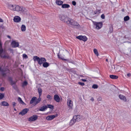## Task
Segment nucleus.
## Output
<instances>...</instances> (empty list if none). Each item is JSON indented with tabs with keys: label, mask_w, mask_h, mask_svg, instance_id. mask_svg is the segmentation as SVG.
<instances>
[{
	"label": "nucleus",
	"mask_w": 131,
	"mask_h": 131,
	"mask_svg": "<svg viewBox=\"0 0 131 131\" xmlns=\"http://www.w3.org/2000/svg\"><path fill=\"white\" fill-rule=\"evenodd\" d=\"M110 78L113 79H117L118 78V77L117 76L113 75H110Z\"/></svg>",
	"instance_id": "obj_27"
},
{
	"label": "nucleus",
	"mask_w": 131,
	"mask_h": 131,
	"mask_svg": "<svg viewBox=\"0 0 131 131\" xmlns=\"http://www.w3.org/2000/svg\"><path fill=\"white\" fill-rule=\"evenodd\" d=\"M115 66L114 65H112L111 67V70L112 71H114L115 70Z\"/></svg>",
	"instance_id": "obj_32"
},
{
	"label": "nucleus",
	"mask_w": 131,
	"mask_h": 131,
	"mask_svg": "<svg viewBox=\"0 0 131 131\" xmlns=\"http://www.w3.org/2000/svg\"><path fill=\"white\" fill-rule=\"evenodd\" d=\"M129 19V16H127L124 18V21H126L128 20Z\"/></svg>",
	"instance_id": "obj_34"
},
{
	"label": "nucleus",
	"mask_w": 131,
	"mask_h": 131,
	"mask_svg": "<svg viewBox=\"0 0 131 131\" xmlns=\"http://www.w3.org/2000/svg\"><path fill=\"white\" fill-rule=\"evenodd\" d=\"M3 20L1 18H0V22H3Z\"/></svg>",
	"instance_id": "obj_52"
},
{
	"label": "nucleus",
	"mask_w": 131,
	"mask_h": 131,
	"mask_svg": "<svg viewBox=\"0 0 131 131\" xmlns=\"http://www.w3.org/2000/svg\"><path fill=\"white\" fill-rule=\"evenodd\" d=\"M78 84L82 86H83L84 85V83L81 82H79Z\"/></svg>",
	"instance_id": "obj_46"
},
{
	"label": "nucleus",
	"mask_w": 131,
	"mask_h": 131,
	"mask_svg": "<svg viewBox=\"0 0 131 131\" xmlns=\"http://www.w3.org/2000/svg\"><path fill=\"white\" fill-rule=\"evenodd\" d=\"M33 59L35 62L37 61L38 64L39 65H41L43 64L46 61V59L44 58H40L37 56H34L33 58Z\"/></svg>",
	"instance_id": "obj_1"
},
{
	"label": "nucleus",
	"mask_w": 131,
	"mask_h": 131,
	"mask_svg": "<svg viewBox=\"0 0 131 131\" xmlns=\"http://www.w3.org/2000/svg\"><path fill=\"white\" fill-rule=\"evenodd\" d=\"M59 17L60 20L64 22H66L68 18V17L63 15H60Z\"/></svg>",
	"instance_id": "obj_5"
},
{
	"label": "nucleus",
	"mask_w": 131,
	"mask_h": 131,
	"mask_svg": "<svg viewBox=\"0 0 131 131\" xmlns=\"http://www.w3.org/2000/svg\"><path fill=\"white\" fill-rule=\"evenodd\" d=\"M28 83L26 81H24L22 84V86L23 87L26 85Z\"/></svg>",
	"instance_id": "obj_41"
},
{
	"label": "nucleus",
	"mask_w": 131,
	"mask_h": 131,
	"mask_svg": "<svg viewBox=\"0 0 131 131\" xmlns=\"http://www.w3.org/2000/svg\"><path fill=\"white\" fill-rule=\"evenodd\" d=\"M38 90L39 93V96H40V97L41 95L42 90L41 88H38Z\"/></svg>",
	"instance_id": "obj_28"
},
{
	"label": "nucleus",
	"mask_w": 131,
	"mask_h": 131,
	"mask_svg": "<svg viewBox=\"0 0 131 131\" xmlns=\"http://www.w3.org/2000/svg\"><path fill=\"white\" fill-rule=\"evenodd\" d=\"M56 116L54 115H51L48 116L46 117V119L48 120H51L54 118Z\"/></svg>",
	"instance_id": "obj_17"
},
{
	"label": "nucleus",
	"mask_w": 131,
	"mask_h": 131,
	"mask_svg": "<svg viewBox=\"0 0 131 131\" xmlns=\"http://www.w3.org/2000/svg\"><path fill=\"white\" fill-rule=\"evenodd\" d=\"M18 102H19L20 103L23 104V103H24V102L21 99L20 97H18Z\"/></svg>",
	"instance_id": "obj_33"
},
{
	"label": "nucleus",
	"mask_w": 131,
	"mask_h": 131,
	"mask_svg": "<svg viewBox=\"0 0 131 131\" xmlns=\"http://www.w3.org/2000/svg\"><path fill=\"white\" fill-rule=\"evenodd\" d=\"M2 105L3 106H7L8 103L5 101H3L1 102Z\"/></svg>",
	"instance_id": "obj_30"
},
{
	"label": "nucleus",
	"mask_w": 131,
	"mask_h": 131,
	"mask_svg": "<svg viewBox=\"0 0 131 131\" xmlns=\"http://www.w3.org/2000/svg\"><path fill=\"white\" fill-rule=\"evenodd\" d=\"M8 70V69L7 68L5 70L2 69L1 66L0 65V74L2 75L3 77H5L6 75V74L7 73V71Z\"/></svg>",
	"instance_id": "obj_4"
},
{
	"label": "nucleus",
	"mask_w": 131,
	"mask_h": 131,
	"mask_svg": "<svg viewBox=\"0 0 131 131\" xmlns=\"http://www.w3.org/2000/svg\"><path fill=\"white\" fill-rule=\"evenodd\" d=\"M47 108V106H44L40 107L39 109V110L41 111H45V110Z\"/></svg>",
	"instance_id": "obj_23"
},
{
	"label": "nucleus",
	"mask_w": 131,
	"mask_h": 131,
	"mask_svg": "<svg viewBox=\"0 0 131 131\" xmlns=\"http://www.w3.org/2000/svg\"><path fill=\"white\" fill-rule=\"evenodd\" d=\"M36 99V97H32L30 101V103L32 104L35 101Z\"/></svg>",
	"instance_id": "obj_29"
},
{
	"label": "nucleus",
	"mask_w": 131,
	"mask_h": 131,
	"mask_svg": "<svg viewBox=\"0 0 131 131\" xmlns=\"http://www.w3.org/2000/svg\"><path fill=\"white\" fill-rule=\"evenodd\" d=\"M13 106H15L16 105V103L15 102H13Z\"/></svg>",
	"instance_id": "obj_50"
},
{
	"label": "nucleus",
	"mask_w": 131,
	"mask_h": 131,
	"mask_svg": "<svg viewBox=\"0 0 131 131\" xmlns=\"http://www.w3.org/2000/svg\"><path fill=\"white\" fill-rule=\"evenodd\" d=\"M92 87L94 89H97L98 88V86L96 84H94L93 85Z\"/></svg>",
	"instance_id": "obj_43"
},
{
	"label": "nucleus",
	"mask_w": 131,
	"mask_h": 131,
	"mask_svg": "<svg viewBox=\"0 0 131 131\" xmlns=\"http://www.w3.org/2000/svg\"><path fill=\"white\" fill-rule=\"evenodd\" d=\"M56 3L58 5H62L63 3V2L61 0H56Z\"/></svg>",
	"instance_id": "obj_20"
},
{
	"label": "nucleus",
	"mask_w": 131,
	"mask_h": 131,
	"mask_svg": "<svg viewBox=\"0 0 131 131\" xmlns=\"http://www.w3.org/2000/svg\"><path fill=\"white\" fill-rule=\"evenodd\" d=\"M7 37H8V35H7Z\"/></svg>",
	"instance_id": "obj_59"
},
{
	"label": "nucleus",
	"mask_w": 131,
	"mask_h": 131,
	"mask_svg": "<svg viewBox=\"0 0 131 131\" xmlns=\"http://www.w3.org/2000/svg\"><path fill=\"white\" fill-rule=\"evenodd\" d=\"M10 52V53H11L12 54H13V50L11 48H9V52Z\"/></svg>",
	"instance_id": "obj_42"
},
{
	"label": "nucleus",
	"mask_w": 131,
	"mask_h": 131,
	"mask_svg": "<svg viewBox=\"0 0 131 131\" xmlns=\"http://www.w3.org/2000/svg\"><path fill=\"white\" fill-rule=\"evenodd\" d=\"M38 116L35 115H33L32 116L29 117L28 121L29 122L34 121H36L37 119Z\"/></svg>",
	"instance_id": "obj_7"
},
{
	"label": "nucleus",
	"mask_w": 131,
	"mask_h": 131,
	"mask_svg": "<svg viewBox=\"0 0 131 131\" xmlns=\"http://www.w3.org/2000/svg\"><path fill=\"white\" fill-rule=\"evenodd\" d=\"M94 52L95 54H96L97 56H98L99 54L98 53V51L96 49H94Z\"/></svg>",
	"instance_id": "obj_37"
},
{
	"label": "nucleus",
	"mask_w": 131,
	"mask_h": 131,
	"mask_svg": "<svg viewBox=\"0 0 131 131\" xmlns=\"http://www.w3.org/2000/svg\"><path fill=\"white\" fill-rule=\"evenodd\" d=\"M21 30L22 31H25L26 30V27L25 25H22L21 28Z\"/></svg>",
	"instance_id": "obj_25"
},
{
	"label": "nucleus",
	"mask_w": 131,
	"mask_h": 131,
	"mask_svg": "<svg viewBox=\"0 0 131 131\" xmlns=\"http://www.w3.org/2000/svg\"><path fill=\"white\" fill-rule=\"evenodd\" d=\"M7 65H8V64H7V66H6L7 67Z\"/></svg>",
	"instance_id": "obj_60"
},
{
	"label": "nucleus",
	"mask_w": 131,
	"mask_h": 131,
	"mask_svg": "<svg viewBox=\"0 0 131 131\" xmlns=\"http://www.w3.org/2000/svg\"><path fill=\"white\" fill-rule=\"evenodd\" d=\"M21 19L19 17L16 16L14 17L13 20L15 22L17 23L20 22Z\"/></svg>",
	"instance_id": "obj_14"
},
{
	"label": "nucleus",
	"mask_w": 131,
	"mask_h": 131,
	"mask_svg": "<svg viewBox=\"0 0 131 131\" xmlns=\"http://www.w3.org/2000/svg\"><path fill=\"white\" fill-rule=\"evenodd\" d=\"M76 121L75 119H73V118L70 121V122L69 124L70 125H72Z\"/></svg>",
	"instance_id": "obj_24"
},
{
	"label": "nucleus",
	"mask_w": 131,
	"mask_h": 131,
	"mask_svg": "<svg viewBox=\"0 0 131 131\" xmlns=\"http://www.w3.org/2000/svg\"><path fill=\"white\" fill-rule=\"evenodd\" d=\"M73 118L76 121H79L81 119V116L80 115H76L74 116Z\"/></svg>",
	"instance_id": "obj_11"
},
{
	"label": "nucleus",
	"mask_w": 131,
	"mask_h": 131,
	"mask_svg": "<svg viewBox=\"0 0 131 131\" xmlns=\"http://www.w3.org/2000/svg\"><path fill=\"white\" fill-rule=\"evenodd\" d=\"M7 41H6L5 43V44L6 45L7 44Z\"/></svg>",
	"instance_id": "obj_55"
},
{
	"label": "nucleus",
	"mask_w": 131,
	"mask_h": 131,
	"mask_svg": "<svg viewBox=\"0 0 131 131\" xmlns=\"http://www.w3.org/2000/svg\"><path fill=\"white\" fill-rule=\"evenodd\" d=\"M101 17L102 19H104L105 18V15L104 14H102L101 16Z\"/></svg>",
	"instance_id": "obj_47"
},
{
	"label": "nucleus",
	"mask_w": 131,
	"mask_h": 131,
	"mask_svg": "<svg viewBox=\"0 0 131 131\" xmlns=\"http://www.w3.org/2000/svg\"><path fill=\"white\" fill-rule=\"evenodd\" d=\"M106 61L108 62V60L107 59H106Z\"/></svg>",
	"instance_id": "obj_56"
},
{
	"label": "nucleus",
	"mask_w": 131,
	"mask_h": 131,
	"mask_svg": "<svg viewBox=\"0 0 131 131\" xmlns=\"http://www.w3.org/2000/svg\"><path fill=\"white\" fill-rule=\"evenodd\" d=\"M15 6V5L10 4L9 5V8L11 10L14 11Z\"/></svg>",
	"instance_id": "obj_21"
},
{
	"label": "nucleus",
	"mask_w": 131,
	"mask_h": 131,
	"mask_svg": "<svg viewBox=\"0 0 131 131\" xmlns=\"http://www.w3.org/2000/svg\"><path fill=\"white\" fill-rule=\"evenodd\" d=\"M54 100L57 102H59L60 101V99L59 96L55 94L54 96Z\"/></svg>",
	"instance_id": "obj_18"
},
{
	"label": "nucleus",
	"mask_w": 131,
	"mask_h": 131,
	"mask_svg": "<svg viewBox=\"0 0 131 131\" xmlns=\"http://www.w3.org/2000/svg\"><path fill=\"white\" fill-rule=\"evenodd\" d=\"M42 66L44 68H47L49 66V64L48 63L46 62L43 63Z\"/></svg>",
	"instance_id": "obj_26"
},
{
	"label": "nucleus",
	"mask_w": 131,
	"mask_h": 131,
	"mask_svg": "<svg viewBox=\"0 0 131 131\" xmlns=\"http://www.w3.org/2000/svg\"><path fill=\"white\" fill-rule=\"evenodd\" d=\"M41 98L40 97V96H39V97L37 99L36 101V102L35 103V104H37L40 102V101H41Z\"/></svg>",
	"instance_id": "obj_31"
},
{
	"label": "nucleus",
	"mask_w": 131,
	"mask_h": 131,
	"mask_svg": "<svg viewBox=\"0 0 131 131\" xmlns=\"http://www.w3.org/2000/svg\"><path fill=\"white\" fill-rule=\"evenodd\" d=\"M10 45L13 48H16L19 47V43L16 40H12Z\"/></svg>",
	"instance_id": "obj_3"
},
{
	"label": "nucleus",
	"mask_w": 131,
	"mask_h": 131,
	"mask_svg": "<svg viewBox=\"0 0 131 131\" xmlns=\"http://www.w3.org/2000/svg\"><path fill=\"white\" fill-rule=\"evenodd\" d=\"M73 22V20L70 18H68L67 21H66L67 23L69 25H73L72 24Z\"/></svg>",
	"instance_id": "obj_15"
},
{
	"label": "nucleus",
	"mask_w": 131,
	"mask_h": 131,
	"mask_svg": "<svg viewBox=\"0 0 131 131\" xmlns=\"http://www.w3.org/2000/svg\"><path fill=\"white\" fill-rule=\"evenodd\" d=\"M82 81H84V82H86V80L85 79H82Z\"/></svg>",
	"instance_id": "obj_53"
},
{
	"label": "nucleus",
	"mask_w": 131,
	"mask_h": 131,
	"mask_svg": "<svg viewBox=\"0 0 131 131\" xmlns=\"http://www.w3.org/2000/svg\"><path fill=\"white\" fill-rule=\"evenodd\" d=\"M9 39H10L11 38V37L10 36H9Z\"/></svg>",
	"instance_id": "obj_57"
},
{
	"label": "nucleus",
	"mask_w": 131,
	"mask_h": 131,
	"mask_svg": "<svg viewBox=\"0 0 131 131\" xmlns=\"http://www.w3.org/2000/svg\"><path fill=\"white\" fill-rule=\"evenodd\" d=\"M3 49L2 47V45L1 42H0V56L2 58H5L6 56L5 55L3 56Z\"/></svg>",
	"instance_id": "obj_10"
},
{
	"label": "nucleus",
	"mask_w": 131,
	"mask_h": 131,
	"mask_svg": "<svg viewBox=\"0 0 131 131\" xmlns=\"http://www.w3.org/2000/svg\"><path fill=\"white\" fill-rule=\"evenodd\" d=\"M23 58L25 59H27L28 58L27 56L25 54H23Z\"/></svg>",
	"instance_id": "obj_45"
},
{
	"label": "nucleus",
	"mask_w": 131,
	"mask_h": 131,
	"mask_svg": "<svg viewBox=\"0 0 131 131\" xmlns=\"http://www.w3.org/2000/svg\"><path fill=\"white\" fill-rule=\"evenodd\" d=\"M94 25L96 26L95 28L97 29H100L102 26V23L101 22H95Z\"/></svg>",
	"instance_id": "obj_6"
},
{
	"label": "nucleus",
	"mask_w": 131,
	"mask_h": 131,
	"mask_svg": "<svg viewBox=\"0 0 131 131\" xmlns=\"http://www.w3.org/2000/svg\"><path fill=\"white\" fill-rule=\"evenodd\" d=\"M29 109H28L25 108L23 109L21 112H20L19 113V114L24 115L27 113Z\"/></svg>",
	"instance_id": "obj_12"
},
{
	"label": "nucleus",
	"mask_w": 131,
	"mask_h": 131,
	"mask_svg": "<svg viewBox=\"0 0 131 131\" xmlns=\"http://www.w3.org/2000/svg\"><path fill=\"white\" fill-rule=\"evenodd\" d=\"M67 104L68 106L70 108H72L73 106V102L70 99H68L67 100Z\"/></svg>",
	"instance_id": "obj_13"
},
{
	"label": "nucleus",
	"mask_w": 131,
	"mask_h": 131,
	"mask_svg": "<svg viewBox=\"0 0 131 131\" xmlns=\"http://www.w3.org/2000/svg\"><path fill=\"white\" fill-rule=\"evenodd\" d=\"M127 75L128 77H130L131 76V74L130 73H129L127 74Z\"/></svg>",
	"instance_id": "obj_51"
},
{
	"label": "nucleus",
	"mask_w": 131,
	"mask_h": 131,
	"mask_svg": "<svg viewBox=\"0 0 131 131\" xmlns=\"http://www.w3.org/2000/svg\"><path fill=\"white\" fill-rule=\"evenodd\" d=\"M70 7L69 4H62V7L63 8H68Z\"/></svg>",
	"instance_id": "obj_22"
},
{
	"label": "nucleus",
	"mask_w": 131,
	"mask_h": 131,
	"mask_svg": "<svg viewBox=\"0 0 131 131\" xmlns=\"http://www.w3.org/2000/svg\"><path fill=\"white\" fill-rule=\"evenodd\" d=\"M73 25H71L75 27L78 28L79 27L80 25L76 21L73 20V22L72 23Z\"/></svg>",
	"instance_id": "obj_19"
},
{
	"label": "nucleus",
	"mask_w": 131,
	"mask_h": 131,
	"mask_svg": "<svg viewBox=\"0 0 131 131\" xmlns=\"http://www.w3.org/2000/svg\"><path fill=\"white\" fill-rule=\"evenodd\" d=\"M26 9L24 8H23L22 7H20L18 5H15V9L14 10L17 11H21L22 12H26Z\"/></svg>",
	"instance_id": "obj_2"
},
{
	"label": "nucleus",
	"mask_w": 131,
	"mask_h": 131,
	"mask_svg": "<svg viewBox=\"0 0 131 131\" xmlns=\"http://www.w3.org/2000/svg\"><path fill=\"white\" fill-rule=\"evenodd\" d=\"M77 38L80 40L85 41L87 40V38L85 36H79L76 37Z\"/></svg>",
	"instance_id": "obj_8"
},
{
	"label": "nucleus",
	"mask_w": 131,
	"mask_h": 131,
	"mask_svg": "<svg viewBox=\"0 0 131 131\" xmlns=\"http://www.w3.org/2000/svg\"><path fill=\"white\" fill-rule=\"evenodd\" d=\"M0 90L2 91H3L4 90V87H1L0 88Z\"/></svg>",
	"instance_id": "obj_49"
},
{
	"label": "nucleus",
	"mask_w": 131,
	"mask_h": 131,
	"mask_svg": "<svg viewBox=\"0 0 131 131\" xmlns=\"http://www.w3.org/2000/svg\"><path fill=\"white\" fill-rule=\"evenodd\" d=\"M90 100L92 101H94V99H93V97H92Z\"/></svg>",
	"instance_id": "obj_54"
},
{
	"label": "nucleus",
	"mask_w": 131,
	"mask_h": 131,
	"mask_svg": "<svg viewBox=\"0 0 131 131\" xmlns=\"http://www.w3.org/2000/svg\"><path fill=\"white\" fill-rule=\"evenodd\" d=\"M113 31V28L112 26H111L110 28L109 32L110 33L112 32Z\"/></svg>",
	"instance_id": "obj_39"
},
{
	"label": "nucleus",
	"mask_w": 131,
	"mask_h": 131,
	"mask_svg": "<svg viewBox=\"0 0 131 131\" xmlns=\"http://www.w3.org/2000/svg\"><path fill=\"white\" fill-rule=\"evenodd\" d=\"M47 108H48L51 109H53V105H47Z\"/></svg>",
	"instance_id": "obj_38"
},
{
	"label": "nucleus",
	"mask_w": 131,
	"mask_h": 131,
	"mask_svg": "<svg viewBox=\"0 0 131 131\" xmlns=\"http://www.w3.org/2000/svg\"><path fill=\"white\" fill-rule=\"evenodd\" d=\"M100 9H96L94 11V13L95 14H98L100 13Z\"/></svg>",
	"instance_id": "obj_35"
},
{
	"label": "nucleus",
	"mask_w": 131,
	"mask_h": 131,
	"mask_svg": "<svg viewBox=\"0 0 131 131\" xmlns=\"http://www.w3.org/2000/svg\"><path fill=\"white\" fill-rule=\"evenodd\" d=\"M4 94L0 93V100L2 99L4 97Z\"/></svg>",
	"instance_id": "obj_40"
},
{
	"label": "nucleus",
	"mask_w": 131,
	"mask_h": 131,
	"mask_svg": "<svg viewBox=\"0 0 131 131\" xmlns=\"http://www.w3.org/2000/svg\"><path fill=\"white\" fill-rule=\"evenodd\" d=\"M9 81H10V82L11 85L13 86V88L15 89H16L17 86L15 85L16 82L13 81L12 79L11 78L9 77Z\"/></svg>",
	"instance_id": "obj_9"
},
{
	"label": "nucleus",
	"mask_w": 131,
	"mask_h": 131,
	"mask_svg": "<svg viewBox=\"0 0 131 131\" xmlns=\"http://www.w3.org/2000/svg\"><path fill=\"white\" fill-rule=\"evenodd\" d=\"M14 110H15V111L16 110L15 109H14Z\"/></svg>",
	"instance_id": "obj_58"
},
{
	"label": "nucleus",
	"mask_w": 131,
	"mask_h": 131,
	"mask_svg": "<svg viewBox=\"0 0 131 131\" xmlns=\"http://www.w3.org/2000/svg\"><path fill=\"white\" fill-rule=\"evenodd\" d=\"M119 98L121 100H123L125 102L127 100L126 97L124 95H122L120 94L119 95Z\"/></svg>",
	"instance_id": "obj_16"
},
{
	"label": "nucleus",
	"mask_w": 131,
	"mask_h": 131,
	"mask_svg": "<svg viewBox=\"0 0 131 131\" xmlns=\"http://www.w3.org/2000/svg\"><path fill=\"white\" fill-rule=\"evenodd\" d=\"M47 98L49 100H51L52 98L51 96L49 95H48L47 96Z\"/></svg>",
	"instance_id": "obj_44"
},
{
	"label": "nucleus",
	"mask_w": 131,
	"mask_h": 131,
	"mask_svg": "<svg viewBox=\"0 0 131 131\" xmlns=\"http://www.w3.org/2000/svg\"><path fill=\"white\" fill-rule=\"evenodd\" d=\"M72 4L74 6L76 4V2L74 1H72Z\"/></svg>",
	"instance_id": "obj_48"
},
{
	"label": "nucleus",
	"mask_w": 131,
	"mask_h": 131,
	"mask_svg": "<svg viewBox=\"0 0 131 131\" xmlns=\"http://www.w3.org/2000/svg\"><path fill=\"white\" fill-rule=\"evenodd\" d=\"M58 57L59 58H60L61 59H62L63 60H64L65 61H68L69 60L68 59H64L62 56L61 57H60L59 55H58Z\"/></svg>",
	"instance_id": "obj_36"
}]
</instances>
